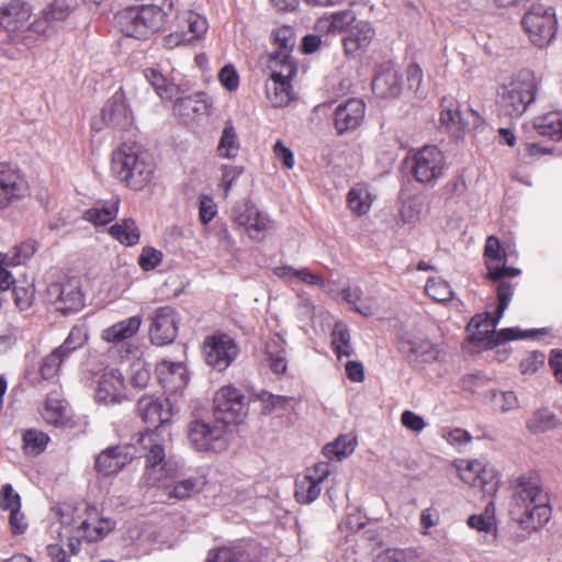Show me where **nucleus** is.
<instances>
[{"instance_id":"nucleus-1","label":"nucleus","mask_w":562,"mask_h":562,"mask_svg":"<svg viewBox=\"0 0 562 562\" xmlns=\"http://www.w3.org/2000/svg\"><path fill=\"white\" fill-rule=\"evenodd\" d=\"M484 249L487 269L486 278L493 282L495 286L498 304L496 307L495 318H485L475 323L477 331L471 335L472 339H488L490 344L497 346L518 338H539L540 336L546 335L548 333V328H540L526 334H522L520 330L515 328H505L498 331L495 330L498 321L508 307L514 294L515 284L512 283L509 279L519 276L521 271L518 268L507 266L505 248Z\"/></svg>"},{"instance_id":"nucleus-2","label":"nucleus","mask_w":562,"mask_h":562,"mask_svg":"<svg viewBox=\"0 0 562 562\" xmlns=\"http://www.w3.org/2000/svg\"><path fill=\"white\" fill-rule=\"evenodd\" d=\"M58 516L64 530L60 537H66L69 540L72 553L79 551L80 539L97 542L115 528L114 520L101 518L97 507L87 502L64 504L58 508Z\"/></svg>"},{"instance_id":"nucleus-3","label":"nucleus","mask_w":562,"mask_h":562,"mask_svg":"<svg viewBox=\"0 0 562 562\" xmlns=\"http://www.w3.org/2000/svg\"><path fill=\"white\" fill-rule=\"evenodd\" d=\"M509 514L522 529L531 531L542 527L551 517L548 494L536 476H520L516 480Z\"/></svg>"},{"instance_id":"nucleus-4","label":"nucleus","mask_w":562,"mask_h":562,"mask_svg":"<svg viewBox=\"0 0 562 562\" xmlns=\"http://www.w3.org/2000/svg\"><path fill=\"white\" fill-rule=\"evenodd\" d=\"M111 172L133 190H142L154 177V165L135 144H122L112 153Z\"/></svg>"},{"instance_id":"nucleus-5","label":"nucleus","mask_w":562,"mask_h":562,"mask_svg":"<svg viewBox=\"0 0 562 562\" xmlns=\"http://www.w3.org/2000/svg\"><path fill=\"white\" fill-rule=\"evenodd\" d=\"M164 4L146 3L126 8L115 14V24L126 36L146 40L164 26L172 2L168 3V10Z\"/></svg>"},{"instance_id":"nucleus-6","label":"nucleus","mask_w":562,"mask_h":562,"mask_svg":"<svg viewBox=\"0 0 562 562\" xmlns=\"http://www.w3.org/2000/svg\"><path fill=\"white\" fill-rule=\"evenodd\" d=\"M538 80L528 69H522L502 85L498 91L497 105L499 113L508 117H519L536 100Z\"/></svg>"},{"instance_id":"nucleus-7","label":"nucleus","mask_w":562,"mask_h":562,"mask_svg":"<svg viewBox=\"0 0 562 562\" xmlns=\"http://www.w3.org/2000/svg\"><path fill=\"white\" fill-rule=\"evenodd\" d=\"M521 25L530 42L543 48L550 45L558 32L557 12L551 7L532 4L524 14Z\"/></svg>"},{"instance_id":"nucleus-8","label":"nucleus","mask_w":562,"mask_h":562,"mask_svg":"<svg viewBox=\"0 0 562 562\" xmlns=\"http://www.w3.org/2000/svg\"><path fill=\"white\" fill-rule=\"evenodd\" d=\"M188 438L198 451L221 452L228 446V428L215 418L209 422L194 420L189 425Z\"/></svg>"},{"instance_id":"nucleus-9","label":"nucleus","mask_w":562,"mask_h":562,"mask_svg":"<svg viewBox=\"0 0 562 562\" xmlns=\"http://www.w3.org/2000/svg\"><path fill=\"white\" fill-rule=\"evenodd\" d=\"M213 418L226 425L239 424L248 413L247 397L243 392L232 385L222 386L213 398Z\"/></svg>"},{"instance_id":"nucleus-10","label":"nucleus","mask_w":562,"mask_h":562,"mask_svg":"<svg viewBox=\"0 0 562 562\" xmlns=\"http://www.w3.org/2000/svg\"><path fill=\"white\" fill-rule=\"evenodd\" d=\"M139 443L145 450H148L146 470L143 475L144 483L148 486L170 488L171 480L166 469L164 446L158 442L156 435L151 432L142 435Z\"/></svg>"},{"instance_id":"nucleus-11","label":"nucleus","mask_w":562,"mask_h":562,"mask_svg":"<svg viewBox=\"0 0 562 562\" xmlns=\"http://www.w3.org/2000/svg\"><path fill=\"white\" fill-rule=\"evenodd\" d=\"M132 112L126 104V98L122 90L116 91L103 105L100 114L93 117L91 128L95 132L104 128L124 130L132 125Z\"/></svg>"},{"instance_id":"nucleus-12","label":"nucleus","mask_w":562,"mask_h":562,"mask_svg":"<svg viewBox=\"0 0 562 562\" xmlns=\"http://www.w3.org/2000/svg\"><path fill=\"white\" fill-rule=\"evenodd\" d=\"M232 218L236 225L243 227L249 237L255 240H259L272 228V222L268 215L261 213L248 200L236 203L232 209Z\"/></svg>"},{"instance_id":"nucleus-13","label":"nucleus","mask_w":562,"mask_h":562,"mask_svg":"<svg viewBox=\"0 0 562 562\" xmlns=\"http://www.w3.org/2000/svg\"><path fill=\"white\" fill-rule=\"evenodd\" d=\"M445 157L437 146H425L413 157L412 171L420 183H432L445 170Z\"/></svg>"},{"instance_id":"nucleus-14","label":"nucleus","mask_w":562,"mask_h":562,"mask_svg":"<svg viewBox=\"0 0 562 562\" xmlns=\"http://www.w3.org/2000/svg\"><path fill=\"white\" fill-rule=\"evenodd\" d=\"M400 350L409 362L429 363L439 356L438 347L419 330L405 333L400 341Z\"/></svg>"},{"instance_id":"nucleus-15","label":"nucleus","mask_w":562,"mask_h":562,"mask_svg":"<svg viewBox=\"0 0 562 562\" xmlns=\"http://www.w3.org/2000/svg\"><path fill=\"white\" fill-rule=\"evenodd\" d=\"M150 321L149 339L154 345L165 346L176 339L179 317L175 308L159 307L154 312Z\"/></svg>"},{"instance_id":"nucleus-16","label":"nucleus","mask_w":562,"mask_h":562,"mask_svg":"<svg viewBox=\"0 0 562 562\" xmlns=\"http://www.w3.org/2000/svg\"><path fill=\"white\" fill-rule=\"evenodd\" d=\"M294 64H284L280 70L273 69L266 82V95L274 108L288 105L292 99L291 78L295 75Z\"/></svg>"},{"instance_id":"nucleus-17","label":"nucleus","mask_w":562,"mask_h":562,"mask_svg":"<svg viewBox=\"0 0 562 562\" xmlns=\"http://www.w3.org/2000/svg\"><path fill=\"white\" fill-rule=\"evenodd\" d=\"M206 363L217 371H224L236 359L238 348L227 335H217L204 342Z\"/></svg>"},{"instance_id":"nucleus-18","label":"nucleus","mask_w":562,"mask_h":562,"mask_svg":"<svg viewBox=\"0 0 562 562\" xmlns=\"http://www.w3.org/2000/svg\"><path fill=\"white\" fill-rule=\"evenodd\" d=\"M47 294L49 300L57 304V310L64 314L77 312L83 306V295L77 279L50 283Z\"/></svg>"},{"instance_id":"nucleus-19","label":"nucleus","mask_w":562,"mask_h":562,"mask_svg":"<svg viewBox=\"0 0 562 562\" xmlns=\"http://www.w3.org/2000/svg\"><path fill=\"white\" fill-rule=\"evenodd\" d=\"M135 412L144 424L155 429L171 418L169 402L153 394L140 396L136 402Z\"/></svg>"},{"instance_id":"nucleus-20","label":"nucleus","mask_w":562,"mask_h":562,"mask_svg":"<svg viewBox=\"0 0 562 562\" xmlns=\"http://www.w3.org/2000/svg\"><path fill=\"white\" fill-rule=\"evenodd\" d=\"M125 397V380L122 372L114 368L104 370L95 389L97 402L105 405L119 404Z\"/></svg>"},{"instance_id":"nucleus-21","label":"nucleus","mask_w":562,"mask_h":562,"mask_svg":"<svg viewBox=\"0 0 562 562\" xmlns=\"http://www.w3.org/2000/svg\"><path fill=\"white\" fill-rule=\"evenodd\" d=\"M366 104L360 99H349L340 103L334 112L335 127L338 134L353 131L364 119Z\"/></svg>"},{"instance_id":"nucleus-22","label":"nucleus","mask_w":562,"mask_h":562,"mask_svg":"<svg viewBox=\"0 0 562 562\" xmlns=\"http://www.w3.org/2000/svg\"><path fill=\"white\" fill-rule=\"evenodd\" d=\"M375 36L373 25L368 21L356 22L342 37L345 55L349 58L367 50Z\"/></svg>"},{"instance_id":"nucleus-23","label":"nucleus","mask_w":562,"mask_h":562,"mask_svg":"<svg viewBox=\"0 0 562 562\" xmlns=\"http://www.w3.org/2000/svg\"><path fill=\"white\" fill-rule=\"evenodd\" d=\"M372 90L376 97L392 99L402 91V75L400 70L387 63L383 65L372 81Z\"/></svg>"},{"instance_id":"nucleus-24","label":"nucleus","mask_w":562,"mask_h":562,"mask_svg":"<svg viewBox=\"0 0 562 562\" xmlns=\"http://www.w3.org/2000/svg\"><path fill=\"white\" fill-rule=\"evenodd\" d=\"M132 459L128 447H109L97 456L95 470L102 475H111L121 471Z\"/></svg>"},{"instance_id":"nucleus-25","label":"nucleus","mask_w":562,"mask_h":562,"mask_svg":"<svg viewBox=\"0 0 562 562\" xmlns=\"http://www.w3.org/2000/svg\"><path fill=\"white\" fill-rule=\"evenodd\" d=\"M156 374L162 387L170 392H177L188 383L187 369L181 361H160L156 367Z\"/></svg>"},{"instance_id":"nucleus-26","label":"nucleus","mask_w":562,"mask_h":562,"mask_svg":"<svg viewBox=\"0 0 562 562\" xmlns=\"http://www.w3.org/2000/svg\"><path fill=\"white\" fill-rule=\"evenodd\" d=\"M31 16V7L21 0H12L0 7V27L8 32L22 29Z\"/></svg>"},{"instance_id":"nucleus-27","label":"nucleus","mask_w":562,"mask_h":562,"mask_svg":"<svg viewBox=\"0 0 562 562\" xmlns=\"http://www.w3.org/2000/svg\"><path fill=\"white\" fill-rule=\"evenodd\" d=\"M24 191V179L16 170H0V210L5 209L12 202L22 198Z\"/></svg>"},{"instance_id":"nucleus-28","label":"nucleus","mask_w":562,"mask_h":562,"mask_svg":"<svg viewBox=\"0 0 562 562\" xmlns=\"http://www.w3.org/2000/svg\"><path fill=\"white\" fill-rule=\"evenodd\" d=\"M173 114L188 124L201 116L209 115L210 104L201 94L177 98L173 104Z\"/></svg>"},{"instance_id":"nucleus-29","label":"nucleus","mask_w":562,"mask_h":562,"mask_svg":"<svg viewBox=\"0 0 562 562\" xmlns=\"http://www.w3.org/2000/svg\"><path fill=\"white\" fill-rule=\"evenodd\" d=\"M274 44L277 45L276 52L271 54V61L274 68L284 64H293L291 53L296 44L295 33L290 26H281L272 32Z\"/></svg>"},{"instance_id":"nucleus-30","label":"nucleus","mask_w":562,"mask_h":562,"mask_svg":"<svg viewBox=\"0 0 562 562\" xmlns=\"http://www.w3.org/2000/svg\"><path fill=\"white\" fill-rule=\"evenodd\" d=\"M357 15L352 10H342L330 15L319 18L315 29L319 33L335 34L348 33V30L356 23Z\"/></svg>"},{"instance_id":"nucleus-31","label":"nucleus","mask_w":562,"mask_h":562,"mask_svg":"<svg viewBox=\"0 0 562 562\" xmlns=\"http://www.w3.org/2000/svg\"><path fill=\"white\" fill-rule=\"evenodd\" d=\"M460 477L465 483L474 487H480L482 491H491L495 488L492 482L493 473L487 470L481 462L471 461L468 465L460 471Z\"/></svg>"},{"instance_id":"nucleus-32","label":"nucleus","mask_w":562,"mask_h":562,"mask_svg":"<svg viewBox=\"0 0 562 562\" xmlns=\"http://www.w3.org/2000/svg\"><path fill=\"white\" fill-rule=\"evenodd\" d=\"M42 416L54 426H64L69 420L67 403L57 392L47 395Z\"/></svg>"},{"instance_id":"nucleus-33","label":"nucleus","mask_w":562,"mask_h":562,"mask_svg":"<svg viewBox=\"0 0 562 562\" xmlns=\"http://www.w3.org/2000/svg\"><path fill=\"white\" fill-rule=\"evenodd\" d=\"M142 325V317L134 315L124 321L115 323L102 331V338L108 342H121L133 337Z\"/></svg>"},{"instance_id":"nucleus-34","label":"nucleus","mask_w":562,"mask_h":562,"mask_svg":"<svg viewBox=\"0 0 562 562\" xmlns=\"http://www.w3.org/2000/svg\"><path fill=\"white\" fill-rule=\"evenodd\" d=\"M342 296L356 312L366 317L375 314L379 310L376 299L373 296H363L360 288L348 286L342 290Z\"/></svg>"},{"instance_id":"nucleus-35","label":"nucleus","mask_w":562,"mask_h":562,"mask_svg":"<svg viewBox=\"0 0 562 562\" xmlns=\"http://www.w3.org/2000/svg\"><path fill=\"white\" fill-rule=\"evenodd\" d=\"M178 26L187 33L190 43L200 40L207 30L206 20L193 11H184L177 15Z\"/></svg>"},{"instance_id":"nucleus-36","label":"nucleus","mask_w":562,"mask_h":562,"mask_svg":"<svg viewBox=\"0 0 562 562\" xmlns=\"http://www.w3.org/2000/svg\"><path fill=\"white\" fill-rule=\"evenodd\" d=\"M322 492V483L306 473L295 480V499L300 504H311L318 498Z\"/></svg>"},{"instance_id":"nucleus-37","label":"nucleus","mask_w":562,"mask_h":562,"mask_svg":"<svg viewBox=\"0 0 562 562\" xmlns=\"http://www.w3.org/2000/svg\"><path fill=\"white\" fill-rule=\"evenodd\" d=\"M240 148L239 138L232 121H226L216 148L217 155L222 158L234 159Z\"/></svg>"},{"instance_id":"nucleus-38","label":"nucleus","mask_w":562,"mask_h":562,"mask_svg":"<svg viewBox=\"0 0 562 562\" xmlns=\"http://www.w3.org/2000/svg\"><path fill=\"white\" fill-rule=\"evenodd\" d=\"M535 128L542 136L560 140L562 138V114L559 111L546 113L535 120Z\"/></svg>"},{"instance_id":"nucleus-39","label":"nucleus","mask_w":562,"mask_h":562,"mask_svg":"<svg viewBox=\"0 0 562 562\" xmlns=\"http://www.w3.org/2000/svg\"><path fill=\"white\" fill-rule=\"evenodd\" d=\"M111 236L120 244L134 246L139 241L140 233L133 220H123L110 228Z\"/></svg>"},{"instance_id":"nucleus-40","label":"nucleus","mask_w":562,"mask_h":562,"mask_svg":"<svg viewBox=\"0 0 562 562\" xmlns=\"http://www.w3.org/2000/svg\"><path fill=\"white\" fill-rule=\"evenodd\" d=\"M370 191L363 186H357L350 189L347 194L348 207L358 216L367 214L372 205Z\"/></svg>"},{"instance_id":"nucleus-41","label":"nucleus","mask_w":562,"mask_h":562,"mask_svg":"<svg viewBox=\"0 0 562 562\" xmlns=\"http://www.w3.org/2000/svg\"><path fill=\"white\" fill-rule=\"evenodd\" d=\"M119 211V201L110 203H98L85 213V218L95 226H103L116 217Z\"/></svg>"},{"instance_id":"nucleus-42","label":"nucleus","mask_w":562,"mask_h":562,"mask_svg":"<svg viewBox=\"0 0 562 562\" xmlns=\"http://www.w3.org/2000/svg\"><path fill=\"white\" fill-rule=\"evenodd\" d=\"M356 443V438L349 435H341L335 441L327 443L323 452L328 459L342 460L353 452Z\"/></svg>"},{"instance_id":"nucleus-43","label":"nucleus","mask_w":562,"mask_h":562,"mask_svg":"<svg viewBox=\"0 0 562 562\" xmlns=\"http://www.w3.org/2000/svg\"><path fill=\"white\" fill-rule=\"evenodd\" d=\"M145 77L161 99H172L178 94V87L168 82L158 70L146 69Z\"/></svg>"},{"instance_id":"nucleus-44","label":"nucleus","mask_w":562,"mask_h":562,"mask_svg":"<svg viewBox=\"0 0 562 562\" xmlns=\"http://www.w3.org/2000/svg\"><path fill=\"white\" fill-rule=\"evenodd\" d=\"M557 424L555 415L547 408H541L528 419L527 428L532 434H541L553 429Z\"/></svg>"},{"instance_id":"nucleus-45","label":"nucleus","mask_w":562,"mask_h":562,"mask_svg":"<svg viewBox=\"0 0 562 562\" xmlns=\"http://www.w3.org/2000/svg\"><path fill=\"white\" fill-rule=\"evenodd\" d=\"M49 441V437L37 429H29L23 435V450L26 454L37 456L43 452Z\"/></svg>"},{"instance_id":"nucleus-46","label":"nucleus","mask_w":562,"mask_h":562,"mask_svg":"<svg viewBox=\"0 0 562 562\" xmlns=\"http://www.w3.org/2000/svg\"><path fill=\"white\" fill-rule=\"evenodd\" d=\"M266 355L269 367L276 374L285 372L286 359L284 357V349L277 340H271L266 344Z\"/></svg>"},{"instance_id":"nucleus-47","label":"nucleus","mask_w":562,"mask_h":562,"mask_svg":"<svg viewBox=\"0 0 562 562\" xmlns=\"http://www.w3.org/2000/svg\"><path fill=\"white\" fill-rule=\"evenodd\" d=\"M258 398L262 404V411L265 414H271L277 409L285 411L291 403L296 402L292 396L274 395L267 391H262L258 395Z\"/></svg>"},{"instance_id":"nucleus-48","label":"nucleus","mask_w":562,"mask_h":562,"mask_svg":"<svg viewBox=\"0 0 562 562\" xmlns=\"http://www.w3.org/2000/svg\"><path fill=\"white\" fill-rule=\"evenodd\" d=\"M333 346L338 358L349 357L352 353L350 334L344 324H336L333 330Z\"/></svg>"},{"instance_id":"nucleus-49","label":"nucleus","mask_w":562,"mask_h":562,"mask_svg":"<svg viewBox=\"0 0 562 562\" xmlns=\"http://www.w3.org/2000/svg\"><path fill=\"white\" fill-rule=\"evenodd\" d=\"M425 291L436 302H448L452 299V290L448 282L441 279H428Z\"/></svg>"},{"instance_id":"nucleus-50","label":"nucleus","mask_w":562,"mask_h":562,"mask_svg":"<svg viewBox=\"0 0 562 562\" xmlns=\"http://www.w3.org/2000/svg\"><path fill=\"white\" fill-rule=\"evenodd\" d=\"M88 339V333L85 326H74L69 331L64 344L58 347L64 355L68 356L70 352L82 347Z\"/></svg>"},{"instance_id":"nucleus-51","label":"nucleus","mask_w":562,"mask_h":562,"mask_svg":"<svg viewBox=\"0 0 562 562\" xmlns=\"http://www.w3.org/2000/svg\"><path fill=\"white\" fill-rule=\"evenodd\" d=\"M202 482L194 477H189L177 482L172 490L169 492V497L176 499H186L192 494L198 493L201 490Z\"/></svg>"},{"instance_id":"nucleus-52","label":"nucleus","mask_w":562,"mask_h":562,"mask_svg":"<svg viewBox=\"0 0 562 562\" xmlns=\"http://www.w3.org/2000/svg\"><path fill=\"white\" fill-rule=\"evenodd\" d=\"M75 5H71L65 0H55L47 5L43 11L45 20L49 23L64 21L74 10Z\"/></svg>"},{"instance_id":"nucleus-53","label":"nucleus","mask_w":562,"mask_h":562,"mask_svg":"<svg viewBox=\"0 0 562 562\" xmlns=\"http://www.w3.org/2000/svg\"><path fill=\"white\" fill-rule=\"evenodd\" d=\"M66 357L67 356L64 355V352H61V350H59L58 348H56L48 356H46L43 359L40 369L43 379L48 380L54 378L58 373L59 368Z\"/></svg>"},{"instance_id":"nucleus-54","label":"nucleus","mask_w":562,"mask_h":562,"mask_svg":"<svg viewBox=\"0 0 562 562\" xmlns=\"http://www.w3.org/2000/svg\"><path fill=\"white\" fill-rule=\"evenodd\" d=\"M423 202L417 196H409L403 201L400 209V217L403 223H415L419 220Z\"/></svg>"},{"instance_id":"nucleus-55","label":"nucleus","mask_w":562,"mask_h":562,"mask_svg":"<svg viewBox=\"0 0 562 562\" xmlns=\"http://www.w3.org/2000/svg\"><path fill=\"white\" fill-rule=\"evenodd\" d=\"M491 401L495 409L502 413L516 409L518 407V398L513 391H491Z\"/></svg>"},{"instance_id":"nucleus-56","label":"nucleus","mask_w":562,"mask_h":562,"mask_svg":"<svg viewBox=\"0 0 562 562\" xmlns=\"http://www.w3.org/2000/svg\"><path fill=\"white\" fill-rule=\"evenodd\" d=\"M244 167L239 165H222L221 166V180L218 187L223 189L224 196L226 198L234 184V182L243 175Z\"/></svg>"},{"instance_id":"nucleus-57","label":"nucleus","mask_w":562,"mask_h":562,"mask_svg":"<svg viewBox=\"0 0 562 562\" xmlns=\"http://www.w3.org/2000/svg\"><path fill=\"white\" fill-rule=\"evenodd\" d=\"M131 383L133 386L143 389L150 381V371L148 364L140 359H137L131 364Z\"/></svg>"},{"instance_id":"nucleus-58","label":"nucleus","mask_w":562,"mask_h":562,"mask_svg":"<svg viewBox=\"0 0 562 562\" xmlns=\"http://www.w3.org/2000/svg\"><path fill=\"white\" fill-rule=\"evenodd\" d=\"M14 303L21 312L29 311L34 302L35 290L32 284L13 288Z\"/></svg>"},{"instance_id":"nucleus-59","label":"nucleus","mask_w":562,"mask_h":562,"mask_svg":"<svg viewBox=\"0 0 562 562\" xmlns=\"http://www.w3.org/2000/svg\"><path fill=\"white\" fill-rule=\"evenodd\" d=\"M441 108L440 122L442 125L450 127L460 122V111L458 104L452 99L445 97L441 101Z\"/></svg>"},{"instance_id":"nucleus-60","label":"nucleus","mask_w":562,"mask_h":562,"mask_svg":"<svg viewBox=\"0 0 562 562\" xmlns=\"http://www.w3.org/2000/svg\"><path fill=\"white\" fill-rule=\"evenodd\" d=\"M0 508L7 512L21 509L20 495L13 490L11 484H4L0 490Z\"/></svg>"},{"instance_id":"nucleus-61","label":"nucleus","mask_w":562,"mask_h":562,"mask_svg":"<svg viewBox=\"0 0 562 562\" xmlns=\"http://www.w3.org/2000/svg\"><path fill=\"white\" fill-rule=\"evenodd\" d=\"M162 258L164 254L157 248H142L137 262L144 271H150L162 261Z\"/></svg>"},{"instance_id":"nucleus-62","label":"nucleus","mask_w":562,"mask_h":562,"mask_svg":"<svg viewBox=\"0 0 562 562\" xmlns=\"http://www.w3.org/2000/svg\"><path fill=\"white\" fill-rule=\"evenodd\" d=\"M546 356L543 352L533 351L520 362V371L522 374H533L543 366Z\"/></svg>"},{"instance_id":"nucleus-63","label":"nucleus","mask_w":562,"mask_h":562,"mask_svg":"<svg viewBox=\"0 0 562 562\" xmlns=\"http://www.w3.org/2000/svg\"><path fill=\"white\" fill-rule=\"evenodd\" d=\"M218 79L223 87H225L228 91H234L238 88L239 77L232 65H227L221 69Z\"/></svg>"},{"instance_id":"nucleus-64","label":"nucleus","mask_w":562,"mask_h":562,"mask_svg":"<svg viewBox=\"0 0 562 562\" xmlns=\"http://www.w3.org/2000/svg\"><path fill=\"white\" fill-rule=\"evenodd\" d=\"M468 525L479 531L488 532L494 528V517L487 512L484 515H472L468 519Z\"/></svg>"}]
</instances>
